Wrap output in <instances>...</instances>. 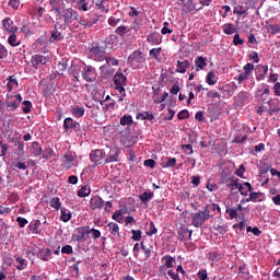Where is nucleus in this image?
Returning a JSON list of instances; mask_svg holds the SVG:
<instances>
[{"instance_id": "nucleus-3", "label": "nucleus", "mask_w": 280, "mask_h": 280, "mask_svg": "<svg viewBox=\"0 0 280 280\" xmlns=\"http://www.w3.org/2000/svg\"><path fill=\"white\" fill-rule=\"evenodd\" d=\"M114 89L120 93V97L118 102H124V97H126V82H128V78L121 72H116L114 75Z\"/></svg>"}, {"instance_id": "nucleus-22", "label": "nucleus", "mask_w": 280, "mask_h": 280, "mask_svg": "<svg viewBox=\"0 0 280 280\" xmlns=\"http://www.w3.org/2000/svg\"><path fill=\"white\" fill-rule=\"evenodd\" d=\"M28 229L32 231V233H35V235H40V220L31 222Z\"/></svg>"}, {"instance_id": "nucleus-11", "label": "nucleus", "mask_w": 280, "mask_h": 280, "mask_svg": "<svg viewBox=\"0 0 280 280\" xmlns=\"http://www.w3.org/2000/svg\"><path fill=\"white\" fill-rule=\"evenodd\" d=\"M104 205V199L100 196H94L90 200V208L93 209V211H95V209H103Z\"/></svg>"}, {"instance_id": "nucleus-47", "label": "nucleus", "mask_w": 280, "mask_h": 280, "mask_svg": "<svg viewBox=\"0 0 280 280\" xmlns=\"http://www.w3.org/2000/svg\"><path fill=\"white\" fill-rule=\"evenodd\" d=\"M172 30L170 28V22H164L163 27L161 30V34H172Z\"/></svg>"}, {"instance_id": "nucleus-58", "label": "nucleus", "mask_w": 280, "mask_h": 280, "mask_svg": "<svg viewBox=\"0 0 280 280\" xmlns=\"http://www.w3.org/2000/svg\"><path fill=\"white\" fill-rule=\"evenodd\" d=\"M250 78V73H241L238 74L237 77V80H238V84H242V82H244V80H248Z\"/></svg>"}, {"instance_id": "nucleus-6", "label": "nucleus", "mask_w": 280, "mask_h": 280, "mask_svg": "<svg viewBox=\"0 0 280 280\" xmlns=\"http://www.w3.org/2000/svg\"><path fill=\"white\" fill-rule=\"evenodd\" d=\"M82 78L85 80V82H95L97 80L95 68L92 66H84L82 70Z\"/></svg>"}, {"instance_id": "nucleus-50", "label": "nucleus", "mask_w": 280, "mask_h": 280, "mask_svg": "<svg viewBox=\"0 0 280 280\" xmlns=\"http://www.w3.org/2000/svg\"><path fill=\"white\" fill-rule=\"evenodd\" d=\"M112 218L116 222H121V220H124V214H121V210H117L116 212H114Z\"/></svg>"}, {"instance_id": "nucleus-44", "label": "nucleus", "mask_w": 280, "mask_h": 280, "mask_svg": "<svg viewBox=\"0 0 280 280\" xmlns=\"http://www.w3.org/2000/svg\"><path fill=\"white\" fill-rule=\"evenodd\" d=\"M237 185H242V184H240V179L230 177V184L228 185V187H229L232 191H233L234 187H235V189H237Z\"/></svg>"}, {"instance_id": "nucleus-21", "label": "nucleus", "mask_w": 280, "mask_h": 280, "mask_svg": "<svg viewBox=\"0 0 280 280\" xmlns=\"http://www.w3.org/2000/svg\"><path fill=\"white\" fill-rule=\"evenodd\" d=\"M101 73L104 75V78H110L113 73H115V69L110 68L108 65H103L100 67Z\"/></svg>"}, {"instance_id": "nucleus-5", "label": "nucleus", "mask_w": 280, "mask_h": 280, "mask_svg": "<svg viewBox=\"0 0 280 280\" xmlns=\"http://www.w3.org/2000/svg\"><path fill=\"white\" fill-rule=\"evenodd\" d=\"M90 160L94 164L93 167H97V165H102V163L106 161V152H104L102 149L93 150L90 153Z\"/></svg>"}, {"instance_id": "nucleus-32", "label": "nucleus", "mask_w": 280, "mask_h": 280, "mask_svg": "<svg viewBox=\"0 0 280 280\" xmlns=\"http://www.w3.org/2000/svg\"><path fill=\"white\" fill-rule=\"evenodd\" d=\"M152 198H154V192L144 191L142 195L139 196L141 202H150Z\"/></svg>"}, {"instance_id": "nucleus-20", "label": "nucleus", "mask_w": 280, "mask_h": 280, "mask_svg": "<svg viewBox=\"0 0 280 280\" xmlns=\"http://www.w3.org/2000/svg\"><path fill=\"white\" fill-rule=\"evenodd\" d=\"M73 3H77L78 10L80 12H89V1L88 0H72Z\"/></svg>"}, {"instance_id": "nucleus-26", "label": "nucleus", "mask_w": 280, "mask_h": 280, "mask_svg": "<svg viewBox=\"0 0 280 280\" xmlns=\"http://www.w3.org/2000/svg\"><path fill=\"white\" fill-rule=\"evenodd\" d=\"M223 33L226 34V36H231V34H235V32H237V30L235 28V25H233V23H226L223 26Z\"/></svg>"}, {"instance_id": "nucleus-30", "label": "nucleus", "mask_w": 280, "mask_h": 280, "mask_svg": "<svg viewBox=\"0 0 280 280\" xmlns=\"http://www.w3.org/2000/svg\"><path fill=\"white\" fill-rule=\"evenodd\" d=\"M31 148L34 150L33 153L35 156H40L43 154V147H40V143L33 142Z\"/></svg>"}, {"instance_id": "nucleus-51", "label": "nucleus", "mask_w": 280, "mask_h": 280, "mask_svg": "<svg viewBox=\"0 0 280 280\" xmlns=\"http://www.w3.org/2000/svg\"><path fill=\"white\" fill-rule=\"evenodd\" d=\"M8 43H9V45H11V47H19V43H16V35H14V34L9 36Z\"/></svg>"}, {"instance_id": "nucleus-53", "label": "nucleus", "mask_w": 280, "mask_h": 280, "mask_svg": "<svg viewBox=\"0 0 280 280\" xmlns=\"http://www.w3.org/2000/svg\"><path fill=\"white\" fill-rule=\"evenodd\" d=\"M178 119H189V110L183 109L177 114Z\"/></svg>"}, {"instance_id": "nucleus-28", "label": "nucleus", "mask_w": 280, "mask_h": 280, "mask_svg": "<svg viewBox=\"0 0 280 280\" xmlns=\"http://www.w3.org/2000/svg\"><path fill=\"white\" fill-rule=\"evenodd\" d=\"M267 104H268V106H270V108L267 110V113H268L270 116L275 115V113H279L280 108H279V106H276V105H275V100H269V101L267 102Z\"/></svg>"}, {"instance_id": "nucleus-31", "label": "nucleus", "mask_w": 280, "mask_h": 280, "mask_svg": "<svg viewBox=\"0 0 280 280\" xmlns=\"http://www.w3.org/2000/svg\"><path fill=\"white\" fill-rule=\"evenodd\" d=\"M90 54L92 56H97L98 58H102V56H104L105 51L103 50L102 47L96 46V47L91 48Z\"/></svg>"}, {"instance_id": "nucleus-52", "label": "nucleus", "mask_w": 280, "mask_h": 280, "mask_svg": "<svg viewBox=\"0 0 280 280\" xmlns=\"http://www.w3.org/2000/svg\"><path fill=\"white\" fill-rule=\"evenodd\" d=\"M57 69L59 72L62 73V71H67V60L66 59H62L58 66H57Z\"/></svg>"}, {"instance_id": "nucleus-25", "label": "nucleus", "mask_w": 280, "mask_h": 280, "mask_svg": "<svg viewBox=\"0 0 280 280\" xmlns=\"http://www.w3.org/2000/svg\"><path fill=\"white\" fill-rule=\"evenodd\" d=\"M136 119L152 121V119H154V115L150 114V112L138 113Z\"/></svg>"}, {"instance_id": "nucleus-29", "label": "nucleus", "mask_w": 280, "mask_h": 280, "mask_svg": "<svg viewBox=\"0 0 280 280\" xmlns=\"http://www.w3.org/2000/svg\"><path fill=\"white\" fill-rule=\"evenodd\" d=\"M91 195V188L89 186H82L80 190H78L77 196L79 198H86V196Z\"/></svg>"}, {"instance_id": "nucleus-9", "label": "nucleus", "mask_w": 280, "mask_h": 280, "mask_svg": "<svg viewBox=\"0 0 280 280\" xmlns=\"http://www.w3.org/2000/svg\"><path fill=\"white\" fill-rule=\"evenodd\" d=\"M63 130H65V132H69L70 130L79 131L80 130V122H75L73 120V118L68 117L63 121Z\"/></svg>"}, {"instance_id": "nucleus-55", "label": "nucleus", "mask_w": 280, "mask_h": 280, "mask_svg": "<svg viewBox=\"0 0 280 280\" xmlns=\"http://www.w3.org/2000/svg\"><path fill=\"white\" fill-rule=\"evenodd\" d=\"M245 12L246 9H244V5H237L234 8V14H238V16H243Z\"/></svg>"}, {"instance_id": "nucleus-63", "label": "nucleus", "mask_w": 280, "mask_h": 280, "mask_svg": "<svg viewBox=\"0 0 280 280\" xmlns=\"http://www.w3.org/2000/svg\"><path fill=\"white\" fill-rule=\"evenodd\" d=\"M127 30L128 28H126V26L121 25V26H118L115 32L118 34V36H124V34H126Z\"/></svg>"}, {"instance_id": "nucleus-7", "label": "nucleus", "mask_w": 280, "mask_h": 280, "mask_svg": "<svg viewBox=\"0 0 280 280\" xmlns=\"http://www.w3.org/2000/svg\"><path fill=\"white\" fill-rule=\"evenodd\" d=\"M98 21L100 18L95 13L90 12L89 18H79V25H82L83 27H93V25H95V23Z\"/></svg>"}, {"instance_id": "nucleus-33", "label": "nucleus", "mask_w": 280, "mask_h": 280, "mask_svg": "<svg viewBox=\"0 0 280 280\" xmlns=\"http://www.w3.org/2000/svg\"><path fill=\"white\" fill-rule=\"evenodd\" d=\"M132 124H133V120L130 115H124L120 118V126H132Z\"/></svg>"}, {"instance_id": "nucleus-64", "label": "nucleus", "mask_w": 280, "mask_h": 280, "mask_svg": "<svg viewBox=\"0 0 280 280\" xmlns=\"http://www.w3.org/2000/svg\"><path fill=\"white\" fill-rule=\"evenodd\" d=\"M150 56H153L154 58H159V56L161 55V48H153L150 50Z\"/></svg>"}, {"instance_id": "nucleus-48", "label": "nucleus", "mask_w": 280, "mask_h": 280, "mask_svg": "<svg viewBox=\"0 0 280 280\" xmlns=\"http://www.w3.org/2000/svg\"><path fill=\"white\" fill-rule=\"evenodd\" d=\"M16 222H18L20 229H25V225L28 223L27 219H25L23 217H18Z\"/></svg>"}, {"instance_id": "nucleus-17", "label": "nucleus", "mask_w": 280, "mask_h": 280, "mask_svg": "<svg viewBox=\"0 0 280 280\" xmlns=\"http://www.w3.org/2000/svg\"><path fill=\"white\" fill-rule=\"evenodd\" d=\"M65 38V35H62L61 32H58V24L55 25V30L50 32V43H56V40H62Z\"/></svg>"}, {"instance_id": "nucleus-24", "label": "nucleus", "mask_w": 280, "mask_h": 280, "mask_svg": "<svg viewBox=\"0 0 280 280\" xmlns=\"http://www.w3.org/2000/svg\"><path fill=\"white\" fill-rule=\"evenodd\" d=\"M257 71H258V75H257V80H264V78H266V73H268V66H261L258 65L257 66Z\"/></svg>"}, {"instance_id": "nucleus-62", "label": "nucleus", "mask_w": 280, "mask_h": 280, "mask_svg": "<svg viewBox=\"0 0 280 280\" xmlns=\"http://www.w3.org/2000/svg\"><path fill=\"white\" fill-rule=\"evenodd\" d=\"M166 164L165 167H174L176 165V158H166Z\"/></svg>"}, {"instance_id": "nucleus-4", "label": "nucleus", "mask_w": 280, "mask_h": 280, "mask_svg": "<svg viewBox=\"0 0 280 280\" xmlns=\"http://www.w3.org/2000/svg\"><path fill=\"white\" fill-rule=\"evenodd\" d=\"M127 62L131 67L141 69V68H143V65L145 63V55L143 52H141L140 50H136L131 55H129Z\"/></svg>"}, {"instance_id": "nucleus-16", "label": "nucleus", "mask_w": 280, "mask_h": 280, "mask_svg": "<svg viewBox=\"0 0 280 280\" xmlns=\"http://www.w3.org/2000/svg\"><path fill=\"white\" fill-rule=\"evenodd\" d=\"M2 25L5 30V32H10L11 34H14L18 30V27L14 26V22H12L9 18H7L2 21Z\"/></svg>"}, {"instance_id": "nucleus-54", "label": "nucleus", "mask_w": 280, "mask_h": 280, "mask_svg": "<svg viewBox=\"0 0 280 280\" xmlns=\"http://www.w3.org/2000/svg\"><path fill=\"white\" fill-rule=\"evenodd\" d=\"M90 233H92L93 240H100V237H102V232H100V230L90 228Z\"/></svg>"}, {"instance_id": "nucleus-1", "label": "nucleus", "mask_w": 280, "mask_h": 280, "mask_svg": "<svg viewBox=\"0 0 280 280\" xmlns=\"http://www.w3.org/2000/svg\"><path fill=\"white\" fill-rule=\"evenodd\" d=\"M60 19H63V24L59 25L60 30H78L80 23V14L73 8L63 9Z\"/></svg>"}, {"instance_id": "nucleus-27", "label": "nucleus", "mask_w": 280, "mask_h": 280, "mask_svg": "<svg viewBox=\"0 0 280 280\" xmlns=\"http://www.w3.org/2000/svg\"><path fill=\"white\" fill-rule=\"evenodd\" d=\"M195 65L197 67V71H199V69H205V67H207V58H203L202 56L197 57L195 59Z\"/></svg>"}, {"instance_id": "nucleus-60", "label": "nucleus", "mask_w": 280, "mask_h": 280, "mask_svg": "<svg viewBox=\"0 0 280 280\" xmlns=\"http://www.w3.org/2000/svg\"><path fill=\"white\" fill-rule=\"evenodd\" d=\"M270 172V166L266 163H262L259 168L260 174H268Z\"/></svg>"}, {"instance_id": "nucleus-41", "label": "nucleus", "mask_w": 280, "mask_h": 280, "mask_svg": "<svg viewBox=\"0 0 280 280\" xmlns=\"http://www.w3.org/2000/svg\"><path fill=\"white\" fill-rule=\"evenodd\" d=\"M22 104H23L22 110L25 115H27L28 113H32V102L24 101Z\"/></svg>"}, {"instance_id": "nucleus-57", "label": "nucleus", "mask_w": 280, "mask_h": 280, "mask_svg": "<svg viewBox=\"0 0 280 280\" xmlns=\"http://www.w3.org/2000/svg\"><path fill=\"white\" fill-rule=\"evenodd\" d=\"M197 277H199L200 280L209 279V276L207 273V269L199 270L198 273H197Z\"/></svg>"}, {"instance_id": "nucleus-40", "label": "nucleus", "mask_w": 280, "mask_h": 280, "mask_svg": "<svg viewBox=\"0 0 280 280\" xmlns=\"http://www.w3.org/2000/svg\"><path fill=\"white\" fill-rule=\"evenodd\" d=\"M109 231H112V235H119V225L115 222H110L108 224Z\"/></svg>"}, {"instance_id": "nucleus-36", "label": "nucleus", "mask_w": 280, "mask_h": 280, "mask_svg": "<svg viewBox=\"0 0 280 280\" xmlns=\"http://www.w3.org/2000/svg\"><path fill=\"white\" fill-rule=\"evenodd\" d=\"M72 115H74V117H84V107H80V106H74L72 107Z\"/></svg>"}, {"instance_id": "nucleus-61", "label": "nucleus", "mask_w": 280, "mask_h": 280, "mask_svg": "<svg viewBox=\"0 0 280 280\" xmlns=\"http://www.w3.org/2000/svg\"><path fill=\"white\" fill-rule=\"evenodd\" d=\"M19 5H21V1L19 0H10L9 7L13 8V10H19Z\"/></svg>"}, {"instance_id": "nucleus-14", "label": "nucleus", "mask_w": 280, "mask_h": 280, "mask_svg": "<svg viewBox=\"0 0 280 280\" xmlns=\"http://www.w3.org/2000/svg\"><path fill=\"white\" fill-rule=\"evenodd\" d=\"M236 189H238L241 196H248V191H253V185H250L248 182H245L241 185H236Z\"/></svg>"}, {"instance_id": "nucleus-39", "label": "nucleus", "mask_w": 280, "mask_h": 280, "mask_svg": "<svg viewBox=\"0 0 280 280\" xmlns=\"http://www.w3.org/2000/svg\"><path fill=\"white\" fill-rule=\"evenodd\" d=\"M18 266L16 269L18 270H25V268H27V261L23 258H16L15 259Z\"/></svg>"}, {"instance_id": "nucleus-8", "label": "nucleus", "mask_w": 280, "mask_h": 280, "mask_svg": "<svg viewBox=\"0 0 280 280\" xmlns=\"http://www.w3.org/2000/svg\"><path fill=\"white\" fill-rule=\"evenodd\" d=\"M75 241L77 242H86L89 240V235L91 234L89 226H81L77 229Z\"/></svg>"}, {"instance_id": "nucleus-38", "label": "nucleus", "mask_w": 280, "mask_h": 280, "mask_svg": "<svg viewBox=\"0 0 280 280\" xmlns=\"http://www.w3.org/2000/svg\"><path fill=\"white\" fill-rule=\"evenodd\" d=\"M50 207H52V209H56V211H58L60 209V207H62V203L60 202V198L55 197L50 200Z\"/></svg>"}, {"instance_id": "nucleus-19", "label": "nucleus", "mask_w": 280, "mask_h": 280, "mask_svg": "<svg viewBox=\"0 0 280 280\" xmlns=\"http://www.w3.org/2000/svg\"><path fill=\"white\" fill-rule=\"evenodd\" d=\"M37 257L43 261H49L51 259V249H42L38 252Z\"/></svg>"}, {"instance_id": "nucleus-45", "label": "nucleus", "mask_w": 280, "mask_h": 280, "mask_svg": "<svg viewBox=\"0 0 280 280\" xmlns=\"http://www.w3.org/2000/svg\"><path fill=\"white\" fill-rule=\"evenodd\" d=\"M62 255H73V247L71 245H65L61 248Z\"/></svg>"}, {"instance_id": "nucleus-13", "label": "nucleus", "mask_w": 280, "mask_h": 280, "mask_svg": "<svg viewBox=\"0 0 280 280\" xmlns=\"http://www.w3.org/2000/svg\"><path fill=\"white\" fill-rule=\"evenodd\" d=\"M120 152L121 151L117 148L112 149L109 155L105 159V163H117V161H119Z\"/></svg>"}, {"instance_id": "nucleus-37", "label": "nucleus", "mask_w": 280, "mask_h": 280, "mask_svg": "<svg viewBox=\"0 0 280 280\" xmlns=\"http://www.w3.org/2000/svg\"><path fill=\"white\" fill-rule=\"evenodd\" d=\"M162 259L165 261L166 268H174V261H176L174 257L166 255Z\"/></svg>"}, {"instance_id": "nucleus-15", "label": "nucleus", "mask_w": 280, "mask_h": 280, "mask_svg": "<svg viewBox=\"0 0 280 280\" xmlns=\"http://www.w3.org/2000/svg\"><path fill=\"white\" fill-rule=\"evenodd\" d=\"M191 233H194V231L182 228L178 231V240L179 242H187V240H191Z\"/></svg>"}, {"instance_id": "nucleus-12", "label": "nucleus", "mask_w": 280, "mask_h": 280, "mask_svg": "<svg viewBox=\"0 0 280 280\" xmlns=\"http://www.w3.org/2000/svg\"><path fill=\"white\" fill-rule=\"evenodd\" d=\"M65 159L66 162L61 164V167H63V170H71V167H73V161H75L73 153H71V151L66 152Z\"/></svg>"}, {"instance_id": "nucleus-46", "label": "nucleus", "mask_w": 280, "mask_h": 280, "mask_svg": "<svg viewBox=\"0 0 280 280\" xmlns=\"http://www.w3.org/2000/svg\"><path fill=\"white\" fill-rule=\"evenodd\" d=\"M210 261H220V253L211 252L208 254Z\"/></svg>"}, {"instance_id": "nucleus-18", "label": "nucleus", "mask_w": 280, "mask_h": 280, "mask_svg": "<svg viewBox=\"0 0 280 280\" xmlns=\"http://www.w3.org/2000/svg\"><path fill=\"white\" fill-rule=\"evenodd\" d=\"M191 67V63L189 60H184V61H177V73H186L187 69Z\"/></svg>"}, {"instance_id": "nucleus-2", "label": "nucleus", "mask_w": 280, "mask_h": 280, "mask_svg": "<svg viewBox=\"0 0 280 280\" xmlns=\"http://www.w3.org/2000/svg\"><path fill=\"white\" fill-rule=\"evenodd\" d=\"M211 211H215V203L207 205L203 209V211L197 212L192 214V226L196 229H200L209 218H213V214H211Z\"/></svg>"}, {"instance_id": "nucleus-56", "label": "nucleus", "mask_w": 280, "mask_h": 280, "mask_svg": "<svg viewBox=\"0 0 280 280\" xmlns=\"http://www.w3.org/2000/svg\"><path fill=\"white\" fill-rule=\"evenodd\" d=\"M247 233H253L256 235V237H259L261 235V231L257 228L247 226Z\"/></svg>"}, {"instance_id": "nucleus-49", "label": "nucleus", "mask_w": 280, "mask_h": 280, "mask_svg": "<svg viewBox=\"0 0 280 280\" xmlns=\"http://www.w3.org/2000/svg\"><path fill=\"white\" fill-rule=\"evenodd\" d=\"M226 213H229L231 220L237 218V210L235 208H226Z\"/></svg>"}, {"instance_id": "nucleus-43", "label": "nucleus", "mask_w": 280, "mask_h": 280, "mask_svg": "<svg viewBox=\"0 0 280 280\" xmlns=\"http://www.w3.org/2000/svg\"><path fill=\"white\" fill-rule=\"evenodd\" d=\"M105 60H106V63L105 65H107V66H112V67H117V65H119V60L118 59H116V58H113V57H106L105 58Z\"/></svg>"}, {"instance_id": "nucleus-35", "label": "nucleus", "mask_w": 280, "mask_h": 280, "mask_svg": "<svg viewBox=\"0 0 280 280\" xmlns=\"http://www.w3.org/2000/svg\"><path fill=\"white\" fill-rule=\"evenodd\" d=\"M214 78H215V72H213V71L208 72V74L206 77L207 84H209L210 86H213V84H215V82H218Z\"/></svg>"}, {"instance_id": "nucleus-59", "label": "nucleus", "mask_w": 280, "mask_h": 280, "mask_svg": "<svg viewBox=\"0 0 280 280\" xmlns=\"http://www.w3.org/2000/svg\"><path fill=\"white\" fill-rule=\"evenodd\" d=\"M233 45H244V39L240 37V34H235L233 37Z\"/></svg>"}, {"instance_id": "nucleus-23", "label": "nucleus", "mask_w": 280, "mask_h": 280, "mask_svg": "<svg viewBox=\"0 0 280 280\" xmlns=\"http://www.w3.org/2000/svg\"><path fill=\"white\" fill-rule=\"evenodd\" d=\"M147 40H148V43H151L152 45H160L161 35L158 33H152V34L148 35Z\"/></svg>"}, {"instance_id": "nucleus-34", "label": "nucleus", "mask_w": 280, "mask_h": 280, "mask_svg": "<svg viewBox=\"0 0 280 280\" xmlns=\"http://www.w3.org/2000/svg\"><path fill=\"white\" fill-rule=\"evenodd\" d=\"M61 222H69L71 220V211L67 212V208H61Z\"/></svg>"}, {"instance_id": "nucleus-10", "label": "nucleus", "mask_w": 280, "mask_h": 280, "mask_svg": "<svg viewBox=\"0 0 280 280\" xmlns=\"http://www.w3.org/2000/svg\"><path fill=\"white\" fill-rule=\"evenodd\" d=\"M31 65L34 69H38V67L47 65V57L43 55H34L31 59Z\"/></svg>"}, {"instance_id": "nucleus-42", "label": "nucleus", "mask_w": 280, "mask_h": 280, "mask_svg": "<svg viewBox=\"0 0 280 280\" xmlns=\"http://www.w3.org/2000/svg\"><path fill=\"white\" fill-rule=\"evenodd\" d=\"M131 234H132L131 240H133V242H141V235H142L141 230H132Z\"/></svg>"}]
</instances>
